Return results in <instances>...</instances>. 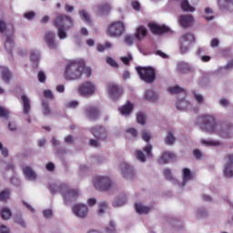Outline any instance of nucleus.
<instances>
[{"mask_svg":"<svg viewBox=\"0 0 233 233\" xmlns=\"http://www.w3.org/2000/svg\"><path fill=\"white\" fill-rule=\"evenodd\" d=\"M53 25L56 28H57V35L59 39H66L68 35H66V30L72 28L74 21L72 20V17L65 14H57L53 19Z\"/></svg>","mask_w":233,"mask_h":233,"instance_id":"f257e3e1","label":"nucleus"},{"mask_svg":"<svg viewBox=\"0 0 233 233\" xmlns=\"http://www.w3.org/2000/svg\"><path fill=\"white\" fill-rule=\"evenodd\" d=\"M49 190L52 194H61L64 198V201H68L70 199H76L79 198V189L70 188L66 184L52 185L49 187Z\"/></svg>","mask_w":233,"mask_h":233,"instance_id":"f03ea898","label":"nucleus"},{"mask_svg":"<svg viewBox=\"0 0 233 233\" xmlns=\"http://www.w3.org/2000/svg\"><path fill=\"white\" fill-rule=\"evenodd\" d=\"M83 60L71 61L66 66L64 77L66 81H76L81 79V70H83Z\"/></svg>","mask_w":233,"mask_h":233,"instance_id":"7ed1b4c3","label":"nucleus"},{"mask_svg":"<svg viewBox=\"0 0 233 233\" xmlns=\"http://www.w3.org/2000/svg\"><path fill=\"white\" fill-rule=\"evenodd\" d=\"M198 125L209 134H215L218 131V123L213 116L204 115L200 116L198 118Z\"/></svg>","mask_w":233,"mask_h":233,"instance_id":"20e7f679","label":"nucleus"},{"mask_svg":"<svg viewBox=\"0 0 233 233\" xmlns=\"http://www.w3.org/2000/svg\"><path fill=\"white\" fill-rule=\"evenodd\" d=\"M126 25L121 20L113 21L107 25L106 35L109 37H121L125 34Z\"/></svg>","mask_w":233,"mask_h":233,"instance_id":"39448f33","label":"nucleus"},{"mask_svg":"<svg viewBox=\"0 0 233 233\" xmlns=\"http://www.w3.org/2000/svg\"><path fill=\"white\" fill-rule=\"evenodd\" d=\"M91 134L96 137V140L90 139L89 145L90 147H94L95 148H98V147H101L99 145V142L97 141H105L107 137L106 129L101 126H96L95 127L91 128Z\"/></svg>","mask_w":233,"mask_h":233,"instance_id":"423d86ee","label":"nucleus"},{"mask_svg":"<svg viewBox=\"0 0 233 233\" xmlns=\"http://www.w3.org/2000/svg\"><path fill=\"white\" fill-rule=\"evenodd\" d=\"M137 72L142 79V81H145V83L152 84L154 81H156V69L154 67H137Z\"/></svg>","mask_w":233,"mask_h":233,"instance_id":"0eeeda50","label":"nucleus"},{"mask_svg":"<svg viewBox=\"0 0 233 233\" xmlns=\"http://www.w3.org/2000/svg\"><path fill=\"white\" fill-rule=\"evenodd\" d=\"M94 187L96 190H110L112 181L106 177H95L93 179Z\"/></svg>","mask_w":233,"mask_h":233,"instance_id":"6e6552de","label":"nucleus"},{"mask_svg":"<svg viewBox=\"0 0 233 233\" xmlns=\"http://www.w3.org/2000/svg\"><path fill=\"white\" fill-rule=\"evenodd\" d=\"M194 43H196L194 35L190 33L184 34L182 35V46L180 47L181 54H187V52H188L190 49V46L194 45Z\"/></svg>","mask_w":233,"mask_h":233,"instance_id":"1a4fd4ad","label":"nucleus"},{"mask_svg":"<svg viewBox=\"0 0 233 233\" xmlns=\"http://www.w3.org/2000/svg\"><path fill=\"white\" fill-rule=\"evenodd\" d=\"M80 96H92L96 92V85L90 81H86L78 86Z\"/></svg>","mask_w":233,"mask_h":233,"instance_id":"9d476101","label":"nucleus"},{"mask_svg":"<svg viewBox=\"0 0 233 233\" xmlns=\"http://www.w3.org/2000/svg\"><path fill=\"white\" fill-rule=\"evenodd\" d=\"M107 93L111 99H119L123 95V88L116 84L110 83L107 85Z\"/></svg>","mask_w":233,"mask_h":233,"instance_id":"9b49d317","label":"nucleus"},{"mask_svg":"<svg viewBox=\"0 0 233 233\" xmlns=\"http://www.w3.org/2000/svg\"><path fill=\"white\" fill-rule=\"evenodd\" d=\"M149 30L155 35H161L163 34H168L170 32V28L167 25H159L157 24L149 23L148 24Z\"/></svg>","mask_w":233,"mask_h":233,"instance_id":"f8f14e48","label":"nucleus"},{"mask_svg":"<svg viewBox=\"0 0 233 233\" xmlns=\"http://www.w3.org/2000/svg\"><path fill=\"white\" fill-rule=\"evenodd\" d=\"M120 168H121L123 177L126 179H132V177L136 176V173L134 172V167L127 164L126 162H122L120 164Z\"/></svg>","mask_w":233,"mask_h":233,"instance_id":"ddd939ff","label":"nucleus"},{"mask_svg":"<svg viewBox=\"0 0 233 233\" xmlns=\"http://www.w3.org/2000/svg\"><path fill=\"white\" fill-rule=\"evenodd\" d=\"M73 212L77 218L84 219L88 214V208L85 204H76L73 208Z\"/></svg>","mask_w":233,"mask_h":233,"instance_id":"4468645a","label":"nucleus"},{"mask_svg":"<svg viewBox=\"0 0 233 233\" xmlns=\"http://www.w3.org/2000/svg\"><path fill=\"white\" fill-rule=\"evenodd\" d=\"M86 116L91 121H96L99 117V108L97 106H89L85 108Z\"/></svg>","mask_w":233,"mask_h":233,"instance_id":"2eb2a0df","label":"nucleus"},{"mask_svg":"<svg viewBox=\"0 0 233 233\" xmlns=\"http://www.w3.org/2000/svg\"><path fill=\"white\" fill-rule=\"evenodd\" d=\"M178 21L182 28H188L194 25V16L192 15H182L179 16Z\"/></svg>","mask_w":233,"mask_h":233,"instance_id":"dca6fc26","label":"nucleus"},{"mask_svg":"<svg viewBox=\"0 0 233 233\" xmlns=\"http://www.w3.org/2000/svg\"><path fill=\"white\" fill-rule=\"evenodd\" d=\"M54 37H56V34L52 31H47L45 34L46 43L51 50H56V48H57V44L56 43V40H54Z\"/></svg>","mask_w":233,"mask_h":233,"instance_id":"f3484780","label":"nucleus"},{"mask_svg":"<svg viewBox=\"0 0 233 233\" xmlns=\"http://www.w3.org/2000/svg\"><path fill=\"white\" fill-rule=\"evenodd\" d=\"M227 165L224 168V176L226 177H233V154H229L227 156Z\"/></svg>","mask_w":233,"mask_h":233,"instance_id":"a211bd4d","label":"nucleus"},{"mask_svg":"<svg viewBox=\"0 0 233 233\" xmlns=\"http://www.w3.org/2000/svg\"><path fill=\"white\" fill-rule=\"evenodd\" d=\"M170 161H176V154L170 151H164L158 160V163L160 165H166L167 163H170Z\"/></svg>","mask_w":233,"mask_h":233,"instance_id":"6ab92c4d","label":"nucleus"},{"mask_svg":"<svg viewBox=\"0 0 233 233\" xmlns=\"http://www.w3.org/2000/svg\"><path fill=\"white\" fill-rule=\"evenodd\" d=\"M0 74L4 83H10V79H12V73L8 67L0 66Z\"/></svg>","mask_w":233,"mask_h":233,"instance_id":"aec40b11","label":"nucleus"},{"mask_svg":"<svg viewBox=\"0 0 233 233\" xmlns=\"http://www.w3.org/2000/svg\"><path fill=\"white\" fill-rule=\"evenodd\" d=\"M21 100L23 102L24 115L28 116V114H30V109L32 108V105L30 104V98H28V96H26V95H22Z\"/></svg>","mask_w":233,"mask_h":233,"instance_id":"412c9836","label":"nucleus"},{"mask_svg":"<svg viewBox=\"0 0 233 233\" xmlns=\"http://www.w3.org/2000/svg\"><path fill=\"white\" fill-rule=\"evenodd\" d=\"M133 110H134V104H132L130 101H127L126 105H124L119 108V111L122 116H130Z\"/></svg>","mask_w":233,"mask_h":233,"instance_id":"4be33fe9","label":"nucleus"},{"mask_svg":"<svg viewBox=\"0 0 233 233\" xmlns=\"http://www.w3.org/2000/svg\"><path fill=\"white\" fill-rule=\"evenodd\" d=\"M23 172L25 176L29 179L30 181H34V179L37 178V175L35 172H34V169L28 166L23 167Z\"/></svg>","mask_w":233,"mask_h":233,"instance_id":"5701e85b","label":"nucleus"},{"mask_svg":"<svg viewBox=\"0 0 233 233\" xmlns=\"http://www.w3.org/2000/svg\"><path fill=\"white\" fill-rule=\"evenodd\" d=\"M177 68L180 74H188V72H191L192 70L190 66L185 62L178 63Z\"/></svg>","mask_w":233,"mask_h":233,"instance_id":"b1692460","label":"nucleus"},{"mask_svg":"<svg viewBox=\"0 0 233 233\" xmlns=\"http://www.w3.org/2000/svg\"><path fill=\"white\" fill-rule=\"evenodd\" d=\"M148 34V31L147 30V27L140 25L137 29V33H136V37L137 39H141V37H147Z\"/></svg>","mask_w":233,"mask_h":233,"instance_id":"393cba45","label":"nucleus"},{"mask_svg":"<svg viewBox=\"0 0 233 233\" xmlns=\"http://www.w3.org/2000/svg\"><path fill=\"white\" fill-rule=\"evenodd\" d=\"M180 6L183 12H196V8L190 5V4L188 3V0H182Z\"/></svg>","mask_w":233,"mask_h":233,"instance_id":"a878e982","label":"nucleus"},{"mask_svg":"<svg viewBox=\"0 0 233 233\" xmlns=\"http://www.w3.org/2000/svg\"><path fill=\"white\" fill-rule=\"evenodd\" d=\"M135 208L137 214H148V212H150V208L137 203L135 204Z\"/></svg>","mask_w":233,"mask_h":233,"instance_id":"bb28decb","label":"nucleus"},{"mask_svg":"<svg viewBox=\"0 0 233 233\" xmlns=\"http://www.w3.org/2000/svg\"><path fill=\"white\" fill-rule=\"evenodd\" d=\"M169 94H184V96H187V90L183 89L182 87H179V86H175L172 87L167 88Z\"/></svg>","mask_w":233,"mask_h":233,"instance_id":"cd10ccee","label":"nucleus"},{"mask_svg":"<svg viewBox=\"0 0 233 233\" xmlns=\"http://www.w3.org/2000/svg\"><path fill=\"white\" fill-rule=\"evenodd\" d=\"M0 216L2 219H5L6 221L12 218V211L8 208H3L0 212Z\"/></svg>","mask_w":233,"mask_h":233,"instance_id":"c85d7f7f","label":"nucleus"},{"mask_svg":"<svg viewBox=\"0 0 233 233\" xmlns=\"http://www.w3.org/2000/svg\"><path fill=\"white\" fill-rule=\"evenodd\" d=\"M182 172L184 183H187V181H190V179H192V171H190L189 168L185 167L183 168Z\"/></svg>","mask_w":233,"mask_h":233,"instance_id":"c756f323","label":"nucleus"},{"mask_svg":"<svg viewBox=\"0 0 233 233\" xmlns=\"http://www.w3.org/2000/svg\"><path fill=\"white\" fill-rule=\"evenodd\" d=\"M145 99H147V101H156V99H157V94L152 90H147L145 94Z\"/></svg>","mask_w":233,"mask_h":233,"instance_id":"7c9ffc66","label":"nucleus"},{"mask_svg":"<svg viewBox=\"0 0 233 233\" xmlns=\"http://www.w3.org/2000/svg\"><path fill=\"white\" fill-rule=\"evenodd\" d=\"M190 104L185 100V98H182L177 103V110H187L188 108V106Z\"/></svg>","mask_w":233,"mask_h":233,"instance_id":"2f4dec72","label":"nucleus"},{"mask_svg":"<svg viewBox=\"0 0 233 233\" xmlns=\"http://www.w3.org/2000/svg\"><path fill=\"white\" fill-rule=\"evenodd\" d=\"M10 199V190L5 189L0 192V201L6 203Z\"/></svg>","mask_w":233,"mask_h":233,"instance_id":"473e14b6","label":"nucleus"},{"mask_svg":"<svg viewBox=\"0 0 233 233\" xmlns=\"http://www.w3.org/2000/svg\"><path fill=\"white\" fill-rule=\"evenodd\" d=\"M79 15L83 21H86V23H92V19L90 18V15L86 10L79 11Z\"/></svg>","mask_w":233,"mask_h":233,"instance_id":"72a5a7b5","label":"nucleus"},{"mask_svg":"<svg viewBox=\"0 0 233 233\" xmlns=\"http://www.w3.org/2000/svg\"><path fill=\"white\" fill-rule=\"evenodd\" d=\"M175 141H176V137H174V132L168 131V133L166 137L167 145H173Z\"/></svg>","mask_w":233,"mask_h":233,"instance_id":"f704fd0d","label":"nucleus"},{"mask_svg":"<svg viewBox=\"0 0 233 233\" xmlns=\"http://www.w3.org/2000/svg\"><path fill=\"white\" fill-rule=\"evenodd\" d=\"M83 69H81V76H83V74H85L86 77H90V76H92V69L85 66V61H83Z\"/></svg>","mask_w":233,"mask_h":233,"instance_id":"c9c22d12","label":"nucleus"},{"mask_svg":"<svg viewBox=\"0 0 233 233\" xmlns=\"http://www.w3.org/2000/svg\"><path fill=\"white\" fill-rule=\"evenodd\" d=\"M110 5L108 4H102L99 5L98 10L102 14H108L110 12Z\"/></svg>","mask_w":233,"mask_h":233,"instance_id":"e433bc0d","label":"nucleus"},{"mask_svg":"<svg viewBox=\"0 0 233 233\" xmlns=\"http://www.w3.org/2000/svg\"><path fill=\"white\" fill-rule=\"evenodd\" d=\"M135 156L138 161H141V163H145L147 159L145 158V154H143V151L137 150L135 152Z\"/></svg>","mask_w":233,"mask_h":233,"instance_id":"4c0bfd02","label":"nucleus"},{"mask_svg":"<svg viewBox=\"0 0 233 233\" xmlns=\"http://www.w3.org/2000/svg\"><path fill=\"white\" fill-rule=\"evenodd\" d=\"M30 59L34 63H37L39 61V51H31Z\"/></svg>","mask_w":233,"mask_h":233,"instance_id":"58836bf2","label":"nucleus"},{"mask_svg":"<svg viewBox=\"0 0 233 233\" xmlns=\"http://www.w3.org/2000/svg\"><path fill=\"white\" fill-rule=\"evenodd\" d=\"M13 47H14V40H12V38L7 36L5 44V48H6V50H8L9 48V52H11Z\"/></svg>","mask_w":233,"mask_h":233,"instance_id":"ea45409f","label":"nucleus"},{"mask_svg":"<svg viewBox=\"0 0 233 233\" xmlns=\"http://www.w3.org/2000/svg\"><path fill=\"white\" fill-rule=\"evenodd\" d=\"M106 48H112V44L110 42H106V45H98L97 50L98 52H105Z\"/></svg>","mask_w":233,"mask_h":233,"instance_id":"a19ab883","label":"nucleus"},{"mask_svg":"<svg viewBox=\"0 0 233 233\" xmlns=\"http://www.w3.org/2000/svg\"><path fill=\"white\" fill-rule=\"evenodd\" d=\"M142 139L146 141V143H149L150 139H152V135H150L148 131L144 130L142 131Z\"/></svg>","mask_w":233,"mask_h":233,"instance_id":"79ce46f5","label":"nucleus"},{"mask_svg":"<svg viewBox=\"0 0 233 233\" xmlns=\"http://www.w3.org/2000/svg\"><path fill=\"white\" fill-rule=\"evenodd\" d=\"M42 106L44 116H50L52 114V111L50 110V106H48V104L43 103Z\"/></svg>","mask_w":233,"mask_h":233,"instance_id":"37998d69","label":"nucleus"},{"mask_svg":"<svg viewBox=\"0 0 233 233\" xmlns=\"http://www.w3.org/2000/svg\"><path fill=\"white\" fill-rule=\"evenodd\" d=\"M106 63L109 65V66H113L114 68H117V62L114 60L112 57H106Z\"/></svg>","mask_w":233,"mask_h":233,"instance_id":"c03bdc74","label":"nucleus"},{"mask_svg":"<svg viewBox=\"0 0 233 233\" xmlns=\"http://www.w3.org/2000/svg\"><path fill=\"white\" fill-rule=\"evenodd\" d=\"M147 117L143 115V113H138L137 116V121L139 125H145V121Z\"/></svg>","mask_w":233,"mask_h":233,"instance_id":"a18cd8bd","label":"nucleus"},{"mask_svg":"<svg viewBox=\"0 0 233 233\" xmlns=\"http://www.w3.org/2000/svg\"><path fill=\"white\" fill-rule=\"evenodd\" d=\"M15 223H17L20 227H26V224L21 216L15 217Z\"/></svg>","mask_w":233,"mask_h":233,"instance_id":"49530a36","label":"nucleus"},{"mask_svg":"<svg viewBox=\"0 0 233 233\" xmlns=\"http://www.w3.org/2000/svg\"><path fill=\"white\" fill-rule=\"evenodd\" d=\"M164 176L168 181H172L174 179L172 177V171H170L168 168L164 169Z\"/></svg>","mask_w":233,"mask_h":233,"instance_id":"de8ad7c7","label":"nucleus"},{"mask_svg":"<svg viewBox=\"0 0 233 233\" xmlns=\"http://www.w3.org/2000/svg\"><path fill=\"white\" fill-rule=\"evenodd\" d=\"M37 77H38V81L40 83H46V75L45 74V72L39 71L38 75H37Z\"/></svg>","mask_w":233,"mask_h":233,"instance_id":"09e8293b","label":"nucleus"},{"mask_svg":"<svg viewBox=\"0 0 233 233\" xmlns=\"http://www.w3.org/2000/svg\"><path fill=\"white\" fill-rule=\"evenodd\" d=\"M144 152L146 153V156L147 157H152V146L151 145H148V146H146L144 148H143Z\"/></svg>","mask_w":233,"mask_h":233,"instance_id":"8fccbe9b","label":"nucleus"},{"mask_svg":"<svg viewBox=\"0 0 233 233\" xmlns=\"http://www.w3.org/2000/svg\"><path fill=\"white\" fill-rule=\"evenodd\" d=\"M192 94H193L196 101L198 102L199 104H201V103H203V101H205V99L203 98V96L196 93V91H193Z\"/></svg>","mask_w":233,"mask_h":233,"instance_id":"3c124183","label":"nucleus"},{"mask_svg":"<svg viewBox=\"0 0 233 233\" xmlns=\"http://www.w3.org/2000/svg\"><path fill=\"white\" fill-rule=\"evenodd\" d=\"M230 1L231 0H218V6H220V8H227Z\"/></svg>","mask_w":233,"mask_h":233,"instance_id":"603ef678","label":"nucleus"},{"mask_svg":"<svg viewBox=\"0 0 233 233\" xmlns=\"http://www.w3.org/2000/svg\"><path fill=\"white\" fill-rule=\"evenodd\" d=\"M106 207H108V205L106 204V202H102V203L99 205L98 214H105V210H106Z\"/></svg>","mask_w":233,"mask_h":233,"instance_id":"864d4df0","label":"nucleus"},{"mask_svg":"<svg viewBox=\"0 0 233 233\" xmlns=\"http://www.w3.org/2000/svg\"><path fill=\"white\" fill-rule=\"evenodd\" d=\"M203 145H208V147H218V145H219V142L217 141H207V140H203L202 141Z\"/></svg>","mask_w":233,"mask_h":233,"instance_id":"5fc2aeb1","label":"nucleus"},{"mask_svg":"<svg viewBox=\"0 0 233 233\" xmlns=\"http://www.w3.org/2000/svg\"><path fill=\"white\" fill-rule=\"evenodd\" d=\"M127 133L130 134L133 137H137V130L134 127H130L127 129Z\"/></svg>","mask_w":233,"mask_h":233,"instance_id":"6e6d98bb","label":"nucleus"},{"mask_svg":"<svg viewBox=\"0 0 233 233\" xmlns=\"http://www.w3.org/2000/svg\"><path fill=\"white\" fill-rule=\"evenodd\" d=\"M5 32H6V22L0 20V34H5Z\"/></svg>","mask_w":233,"mask_h":233,"instance_id":"4d7b16f0","label":"nucleus"},{"mask_svg":"<svg viewBox=\"0 0 233 233\" xmlns=\"http://www.w3.org/2000/svg\"><path fill=\"white\" fill-rule=\"evenodd\" d=\"M122 63L124 65H130V61H132V56L128 55L127 56L121 57Z\"/></svg>","mask_w":233,"mask_h":233,"instance_id":"13d9d810","label":"nucleus"},{"mask_svg":"<svg viewBox=\"0 0 233 233\" xmlns=\"http://www.w3.org/2000/svg\"><path fill=\"white\" fill-rule=\"evenodd\" d=\"M9 113L8 110L4 108L3 106H0V117H8Z\"/></svg>","mask_w":233,"mask_h":233,"instance_id":"bf43d9fd","label":"nucleus"},{"mask_svg":"<svg viewBox=\"0 0 233 233\" xmlns=\"http://www.w3.org/2000/svg\"><path fill=\"white\" fill-rule=\"evenodd\" d=\"M125 43L128 46L132 45L134 43V36L127 35L125 36Z\"/></svg>","mask_w":233,"mask_h":233,"instance_id":"052dcab7","label":"nucleus"},{"mask_svg":"<svg viewBox=\"0 0 233 233\" xmlns=\"http://www.w3.org/2000/svg\"><path fill=\"white\" fill-rule=\"evenodd\" d=\"M53 212L52 209H46L43 211V216L44 218H46V219H49V218H51L53 216Z\"/></svg>","mask_w":233,"mask_h":233,"instance_id":"680f3d73","label":"nucleus"},{"mask_svg":"<svg viewBox=\"0 0 233 233\" xmlns=\"http://www.w3.org/2000/svg\"><path fill=\"white\" fill-rule=\"evenodd\" d=\"M44 96L46 99H54V94L49 89L44 90Z\"/></svg>","mask_w":233,"mask_h":233,"instance_id":"e2e57ef3","label":"nucleus"},{"mask_svg":"<svg viewBox=\"0 0 233 233\" xmlns=\"http://www.w3.org/2000/svg\"><path fill=\"white\" fill-rule=\"evenodd\" d=\"M131 5H132L134 10H137V11L141 10V4H139V2H137V1H133L131 3Z\"/></svg>","mask_w":233,"mask_h":233,"instance_id":"0e129e2a","label":"nucleus"},{"mask_svg":"<svg viewBox=\"0 0 233 233\" xmlns=\"http://www.w3.org/2000/svg\"><path fill=\"white\" fill-rule=\"evenodd\" d=\"M210 45L212 48H218V46H219V40L218 38H213Z\"/></svg>","mask_w":233,"mask_h":233,"instance_id":"69168bd1","label":"nucleus"},{"mask_svg":"<svg viewBox=\"0 0 233 233\" xmlns=\"http://www.w3.org/2000/svg\"><path fill=\"white\" fill-rule=\"evenodd\" d=\"M193 155L195 156L196 159H201V157H203V155L201 154V151H199V149H195L193 151Z\"/></svg>","mask_w":233,"mask_h":233,"instance_id":"338daca9","label":"nucleus"},{"mask_svg":"<svg viewBox=\"0 0 233 233\" xmlns=\"http://www.w3.org/2000/svg\"><path fill=\"white\" fill-rule=\"evenodd\" d=\"M0 233H10V229H8V227L5 225L0 226Z\"/></svg>","mask_w":233,"mask_h":233,"instance_id":"774afa93","label":"nucleus"}]
</instances>
